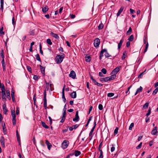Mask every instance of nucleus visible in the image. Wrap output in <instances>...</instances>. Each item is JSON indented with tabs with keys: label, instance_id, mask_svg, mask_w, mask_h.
Instances as JSON below:
<instances>
[{
	"label": "nucleus",
	"instance_id": "14",
	"mask_svg": "<svg viewBox=\"0 0 158 158\" xmlns=\"http://www.w3.org/2000/svg\"><path fill=\"white\" fill-rule=\"evenodd\" d=\"M50 34L55 38L58 39L59 38V37L57 34L53 33V32H51Z\"/></svg>",
	"mask_w": 158,
	"mask_h": 158
},
{
	"label": "nucleus",
	"instance_id": "36",
	"mask_svg": "<svg viewBox=\"0 0 158 158\" xmlns=\"http://www.w3.org/2000/svg\"><path fill=\"white\" fill-rule=\"evenodd\" d=\"M47 43L50 45H51L52 44V42L51 40L49 39H48L46 40Z\"/></svg>",
	"mask_w": 158,
	"mask_h": 158
},
{
	"label": "nucleus",
	"instance_id": "12",
	"mask_svg": "<svg viewBox=\"0 0 158 158\" xmlns=\"http://www.w3.org/2000/svg\"><path fill=\"white\" fill-rule=\"evenodd\" d=\"M112 74V75L110 77H107L108 78V80L109 81H110L111 80H113L116 77V75H115V74Z\"/></svg>",
	"mask_w": 158,
	"mask_h": 158
},
{
	"label": "nucleus",
	"instance_id": "24",
	"mask_svg": "<svg viewBox=\"0 0 158 158\" xmlns=\"http://www.w3.org/2000/svg\"><path fill=\"white\" fill-rule=\"evenodd\" d=\"M0 141L1 143V145L3 146H5L4 144V139L3 137H2L0 139Z\"/></svg>",
	"mask_w": 158,
	"mask_h": 158
},
{
	"label": "nucleus",
	"instance_id": "51",
	"mask_svg": "<svg viewBox=\"0 0 158 158\" xmlns=\"http://www.w3.org/2000/svg\"><path fill=\"white\" fill-rule=\"evenodd\" d=\"M3 27H2L0 29V33L1 34H4V32L3 31Z\"/></svg>",
	"mask_w": 158,
	"mask_h": 158
},
{
	"label": "nucleus",
	"instance_id": "64",
	"mask_svg": "<svg viewBox=\"0 0 158 158\" xmlns=\"http://www.w3.org/2000/svg\"><path fill=\"white\" fill-rule=\"evenodd\" d=\"M130 41H128L127 42V44H126L127 47H129L130 46Z\"/></svg>",
	"mask_w": 158,
	"mask_h": 158
},
{
	"label": "nucleus",
	"instance_id": "28",
	"mask_svg": "<svg viewBox=\"0 0 158 158\" xmlns=\"http://www.w3.org/2000/svg\"><path fill=\"white\" fill-rule=\"evenodd\" d=\"M41 124L42 126L44 127L46 129H48L49 128V127L47 125H46L45 123L44 122H41Z\"/></svg>",
	"mask_w": 158,
	"mask_h": 158
},
{
	"label": "nucleus",
	"instance_id": "30",
	"mask_svg": "<svg viewBox=\"0 0 158 158\" xmlns=\"http://www.w3.org/2000/svg\"><path fill=\"white\" fill-rule=\"evenodd\" d=\"M149 105V103L148 102L146 103L143 106V109H146L148 108Z\"/></svg>",
	"mask_w": 158,
	"mask_h": 158
},
{
	"label": "nucleus",
	"instance_id": "6",
	"mask_svg": "<svg viewBox=\"0 0 158 158\" xmlns=\"http://www.w3.org/2000/svg\"><path fill=\"white\" fill-rule=\"evenodd\" d=\"M121 66L117 67L114 69L111 72L112 74H114L116 75L117 73L119 71Z\"/></svg>",
	"mask_w": 158,
	"mask_h": 158
},
{
	"label": "nucleus",
	"instance_id": "52",
	"mask_svg": "<svg viewBox=\"0 0 158 158\" xmlns=\"http://www.w3.org/2000/svg\"><path fill=\"white\" fill-rule=\"evenodd\" d=\"M1 3V10H3V9L4 2H0Z\"/></svg>",
	"mask_w": 158,
	"mask_h": 158
},
{
	"label": "nucleus",
	"instance_id": "5",
	"mask_svg": "<svg viewBox=\"0 0 158 158\" xmlns=\"http://www.w3.org/2000/svg\"><path fill=\"white\" fill-rule=\"evenodd\" d=\"M69 142L68 141L65 140L61 144L62 147L63 149H65L68 146Z\"/></svg>",
	"mask_w": 158,
	"mask_h": 158
},
{
	"label": "nucleus",
	"instance_id": "39",
	"mask_svg": "<svg viewBox=\"0 0 158 158\" xmlns=\"http://www.w3.org/2000/svg\"><path fill=\"white\" fill-rule=\"evenodd\" d=\"M158 91V87H157L153 91L152 93V94L155 95L157 94Z\"/></svg>",
	"mask_w": 158,
	"mask_h": 158
},
{
	"label": "nucleus",
	"instance_id": "47",
	"mask_svg": "<svg viewBox=\"0 0 158 158\" xmlns=\"http://www.w3.org/2000/svg\"><path fill=\"white\" fill-rule=\"evenodd\" d=\"M27 70L29 72H30V73H31V68L30 66H27Z\"/></svg>",
	"mask_w": 158,
	"mask_h": 158
},
{
	"label": "nucleus",
	"instance_id": "48",
	"mask_svg": "<svg viewBox=\"0 0 158 158\" xmlns=\"http://www.w3.org/2000/svg\"><path fill=\"white\" fill-rule=\"evenodd\" d=\"M118 128L116 127L115 129L114 130V135L117 134L118 133Z\"/></svg>",
	"mask_w": 158,
	"mask_h": 158
},
{
	"label": "nucleus",
	"instance_id": "8",
	"mask_svg": "<svg viewBox=\"0 0 158 158\" xmlns=\"http://www.w3.org/2000/svg\"><path fill=\"white\" fill-rule=\"evenodd\" d=\"M79 119V117L78 116V111H77L76 112L75 117L73 119V121L74 122H78Z\"/></svg>",
	"mask_w": 158,
	"mask_h": 158
},
{
	"label": "nucleus",
	"instance_id": "25",
	"mask_svg": "<svg viewBox=\"0 0 158 158\" xmlns=\"http://www.w3.org/2000/svg\"><path fill=\"white\" fill-rule=\"evenodd\" d=\"M48 10V7L46 6L44 7L43 8L42 10L43 13H46Z\"/></svg>",
	"mask_w": 158,
	"mask_h": 158
},
{
	"label": "nucleus",
	"instance_id": "59",
	"mask_svg": "<svg viewBox=\"0 0 158 158\" xmlns=\"http://www.w3.org/2000/svg\"><path fill=\"white\" fill-rule=\"evenodd\" d=\"M102 142H101L100 143V144H99V147H98V150H99V151H100V150H101V147L102 146Z\"/></svg>",
	"mask_w": 158,
	"mask_h": 158
},
{
	"label": "nucleus",
	"instance_id": "7",
	"mask_svg": "<svg viewBox=\"0 0 158 158\" xmlns=\"http://www.w3.org/2000/svg\"><path fill=\"white\" fill-rule=\"evenodd\" d=\"M69 76L70 77H71L73 79H75L76 77V74L75 72L73 70L71 71L70 72Z\"/></svg>",
	"mask_w": 158,
	"mask_h": 158
},
{
	"label": "nucleus",
	"instance_id": "40",
	"mask_svg": "<svg viewBox=\"0 0 158 158\" xmlns=\"http://www.w3.org/2000/svg\"><path fill=\"white\" fill-rule=\"evenodd\" d=\"M134 123H131V124L129 127V130H131L132 129V128L133 127H134Z\"/></svg>",
	"mask_w": 158,
	"mask_h": 158
},
{
	"label": "nucleus",
	"instance_id": "58",
	"mask_svg": "<svg viewBox=\"0 0 158 158\" xmlns=\"http://www.w3.org/2000/svg\"><path fill=\"white\" fill-rule=\"evenodd\" d=\"M15 19L14 17H13L12 19V23L13 25L15 24Z\"/></svg>",
	"mask_w": 158,
	"mask_h": 158
},
{
	"label": "nucleus",
	"instance_id": "29",
	"mask_svg": "<svg viewBox=\"0 0 158 158\" xmlns=\"http://www.w3.org/2000/svg\"><path fill=\"white\" fill-rule=\"evenodd\" d=\"M81 154V153L80 151H75V156H78L80 155Z\"/></svg>",
	"mask_w": 158,
	"mask_h": 158
},
{
	"label": "nucleus",
	"instance_id": "60",
	"mask_svg": "<svg viewBox=\"0 0 158 158\" xmlns=\"http://www.w3.org/2000/svg\"><path fill=\"white\" fill-rule=\"evenodd\" d=\"M39 78L38 76L37 75H34L33 76V79L35 80H37Z\"/></svg>",
	"mask_w": 158,
	"mask_h": 158
},
{
	"label": "nucleus",
	"instance_id": "23",
	"mask_svg": "<svg viewBox=\"0 0 158 158\" xmlns=\"http://www.w3.org/2000/svg\"><path fill=\"white\" fill-rule=\"evenodd\" d=\"M1 89L2 94L6 93L5 88V87L3 84H2V87H1Z\"/></svg>",
	"mask_w": 158,
	"mask_h": 158
},
{
	"label": "nucleus",
	"instance_id": "50",
	"mask_svg": "<svg viewBox=\"0 0 158 158\" xmlns=\"http://www.w3.org/2000/svg\"><path fill=\"white\" fill-rule=\"evenodd\" d=\"M142 143L141 142L139 143V144L136 147V148L137 149H139L142 146Z\"/></svg>",
	"mask_w": 158,
	"mask_h": 158
},
{
	"label": "nucleus",
	"instance_id": "26",
	"mask_svg": "<svg viewBox=\"0 0 158 158\" xmlns=\"http://www.w3.org/2000/svg\"><path fill=\"white\" fill-rule=\"evenodd\" d=\"M2 129L3 130V132L4 134H6V125L5 123H4L2 125Z\"/></svg>",
	"mask_w": 158,
	"mask_h": 158
},
{
	"label": "nucleus",
	"instance_id": "27",
	"mask_svg": "<svg viewBox=\"0 0 158 158\" xmlns=\"http://www.w3.org/2000/svg\"><path fill=\"white\" fill-rule=\"evenodd\" d=\"M40 70L41 73L43 74H44L45 73V68L43 67L41 65H40Z\"/></svg>",
	"mask_w": 158,
	"mask_h": 158
},
{
	"label": "nucleus",
	"instance_id": "20",
	"mask_svg": "<svg viewBox=\"0 0 158 158\" xmlns=\"http://www.w3.org/2000/svg\"><path fill=\"white\" fill-rule=\"evenodd\" d=\"M11 114L12 117V119H16V116L15 115V110H11Z\"/></svg>",
	"mask_w": 158,
	"mask_h": 158
},
{
	"label": "nucleus",
	"instance_id": "57",
	"mask_svg": "<svg viewBox=\"0 0 158 158\" xmlns=\"http://www.w3.org/2000/svg\"><path fill=\"white\" fill-rule=\"evenodd\" d=\"M130 13L131 14H134L135 12V11L134 10L132 9H130Z\"/></svg>",
	"mask_w": 158,
	"mask_h": 158
},
{
	"label": "nucleus",
	"instance_id": "54",
	"mask_svg": "<svg viewBox=\"0 0 158 158\" xmlns=\"http://www.w3.org/2000/svg\"><path fill=\"white\" fill-rule=\"evenodd\" d=\"M44 99H46V90L45 89L44 92Z\"/></svg>",
	"mask_w": 158,
	"mask_h": 158
},
{
	"label": "nucleus",
	"instance_id": "15",
	"mask_svg": "<svg viewBox=\"0 0 158 158\" xmlns=\"http://www.w3.org/2000/svg\"><path fill=\"white\" fill-rule=\"evenodd\" d=\"M124 41L123 38H122L121 40H120L119 43L118 44V49H120L121 47V46L122 44V43H123Z\"/></svg>",
	"mask_w": 158,
	"mask_h": 158
},
{
	"label": "nucleus",
	"instance_id": "21",
	"mask_svg": "<svg viewBox=\"0 0 158 158\" xmlns=\"http://www.w3.org/2000/svg\"><path fill=\"white\" fill-rule=\"evenodd\" d=\"M96 118H95L94 122V127H93L92 128V129L90 131L91 132H92L93 133L94 132V129L95 128L96 126Z\"/></svg>",
	"mask_w": 158,
	"mask_h": 158
},
{
	"label": "nucleus",
	"instance_id": "3",
	"mask_svg": "<svg viewBox=\"0 0 158 158\" xmlns=\"http://www.w3.org/2000/svg\"><path fill=\"white\" fill-rule=\"evenodd\" d=\"M100 42V40L98 38H96L94 40V45L96 48H98L99 47Z\"/></svg>",
	"mask_w": 158,
	"mask_h": 158
},
{
	"label": "nucleus",
	"instance_id": "56",
	"mask_svg": "<svg viewBox=\"0 0 158 158\" xmlns=\"http://www.w3.org/2000/svg\"><path fill=\"white\" fill-rule=\"evenodd\" d=\"M65 118V116H64H64H62V117L61 118L60 122H61L62 123H63L64 121Z\"/></svg>",
	"mask_w": 158,
	"mask_h": 158
},
{
	"label": "nucleus",
	"instance_id": "38",
	"mask_svg": "<svg viewBox=\"0 0 158 158\" xmlns=\"http://www.w3.org/2000/svg\"><path fill=\"white\" fill-rule=\"evenodd\" d=\"M103 25L102 23H100L98 26V30H101L103 28Z\"/></svg>",
	"mask_w": 158,
	"mask_h": 158
},
{
	"label": "nucleus",
	"instance_id": "49",
	"mask_svg": "<svg viewBox=\"0 0 158 158\" xmlns=\"http://www.w3.org/2000/svg\"><path fill=\"white\" fill-rule=\"evenodd\" d=\"M98 109L100 110H102L103 109V106L102 104H99L98 106Z\"/></svg>",
	"mask_w": 158,
	"mask_h": 158
},
{
	"label": "nucleus",
	"instance_id": "46",
	"mask_svg": "<svg viewBox=\"0 0 158 158\" xmlns=\"http://www.w3.org/2000/svg\"><path fill=\"white\" fill-rule=\"evenodd\" d=\"M101 72L104 74H106L107 73V71L106 69L105 68H103Z\"/></svg>",
	"mask_w": 158,
	"mask_h": 158
},
{
	"label": "nucleus",
	"instance_id": "53",
	"mask_svg": "<svg viewBox=\"0 0 158 158\" xmlns=\"http://www.w3.org/2000/svg\"><path fill=\"white\" fill-rule=\"evenodd\" d=\"M16 137H17V140H18V141L19 142V144H20V136H19V135H16Z\"/></svg>",
	"mask_w": 158,
	"mask_h": 158
},
{
	"label": "nucleus",
	"instance_id": "61",
	"mask_svg": "<svg viewBox=\"0 0 158 158\" xmlns=\"http://www.w3.org/2000/svg\"><path fill=\"white\" fill-rule=\"evenodd\" d=\"M131 85L128 88V90L127 91V92H126V94H129V93H130L129 90H130V88H131Z\"/></svg>",
	"mask_w": 158,
	"mask_h": 158
},
{
	"label": "nucleus",
	"instance_id": "45",
	"mask_svg": "<svg viewBox=\"0 0 158 158\" xmlns=\"http://www.w3.org/2000/svg\"><path fill=\"white\" fill-rule=\"evenodd\" d=\"M126 54V51L124 52L123 53V55L122 57L123 60L125 58Z\"/></svg>",
	"mask_w": 158,
	"mask_h": 158
},
{
	"label": "nucleus",
	"instance_id": "34",
	"mask_svg": "<svg viewBox=\"0 0 158 158\" xmlns=\"http://www.w3.org/2000/svg\"><path fill=\"white\" fill-rule=\"evenodd\" d=\"M132 32V29L131 27H130L129 30L126 32V34L127 35H129L131 34Z\"/></svg>",
	"mask_w": 158,
	"mask_h": 158
},
{
	"label": "nucleus",
	"instance_id": "43",
	"mask_svg": "<svg viewBox=\"0 0 158 158\" xmlns=\"http://www.w3.org/2000/svg\"><path fill=\"white\" fill-rule=\"evenodd\" d=\"M100 155L98 158H103V152L102 150H100Z\"/></svg>",
	"mask_w": 158,
	"mask_h": 158
},
{
	"label": "nucleus",
	"instance_id": "55",
	"mask_svg": "<svg viewBox=\"0 0 158 158\" xmlns=\"http://www.w3.org/2000/svg\"><path fill=\"white\" fill-rule=\"evenodd\" d=\"M1 63H2V66H6V64H5V61H4V59H2Z\"/></svg>",
	"mask_w": 158,
	"mask_h": 158
},
{
	"label": "nucleus",
	"instance_id": "2",
	"mask_svg": "<svg viewBox=\"0 0 158 158\" xmlns=\"http://www.w3.org/2000/svg\"><path fill=\"white\" fill-rule=\"evenodd\" d=\"M64 57V55L63 54L62 55H57L55 58V60L57 64H60L62 62L63 60V58Z\"/></svg>",
	"mask_w": 158,
	"mask_h": 158
},
{
	"label": "nucleus",
	"instance_id": "44",
	"mask_svg": "<svg viewBox=\"0 0 158 158\" xmlns=\"http://www.w3.org/2000/svg\"><path fill=\"white\" fill-rule=\"evenodd\" d=\"M114 95V94L113 93H108L107 94V96L109 97H113Z\"/></svg>",
	"mask_w": 158,
	"mask_h": 158
},
{
	"label": "nucleus",
	"instance_id": "13",
	"mask_svg": "<svg viewBox=\"0 0 158 158\" xmlns=\"http://www.w3.org/2000/svg\"><path fill=\"white\" fill-rule=\"evenodd\" d=\"M124 9V7L123 6H122L119 10H118V12L117 14V17H118L121 14V13L123 12Z\"/></svg>",
	"mask_w": 158,
	"mask_h": 158
},
{
	"label": "nucleus",
	"instance_id": "63",
	"mask_svg": "<svg viewBox=\"0 0 158 158\" xmlns=\"http://www.w3.org/2000/svg\"><path fill=\"white\" fill-rule=\"evenodd\" d=\"M16 114L17 115L19 114V109L18 107L16 108Z\"/></svg>",
	"mask_w": 158,
	"mask_h": 158
},
{
	"label": "nucleus",
	"instance_id": "37",
	"mask_svg": "<svg viewBox=\"0 0 158 158\" xmlns=\"http://www.w3.org/2000/svg\"><path fill=\"white\" fill-rule=\"evenodd\" d=\"M36 94H35L33 96V100L34 101V104L35 105H36L35 103H36Z\"/></svg>",
	"mask_w": 158,
	"mask_h": 158
},
{
	"label": "nucleus",
	"instance_id": "19",
	"mask_svg": "<svg viewBox=\"0 0 158 158\" xmlns=\"http://www.w3.org/2000/svg\"><path fill=\"white\" fill-rule=\"evenodd\" d=\"M143 90V88L141 86H140L139 88H138L136 92H135V95H136L138 93H140L142 92Z\"/></svg>",
	"mask_w": 158,
	"mask_h": 158
},
{
	"label": "nucleus",
	"instance_id": "16",
	"mask_svg": "<svg viewBox=\"0 0 158 158\" xmlns=\"http://www.w3.org/2000/svg\"><path fill=\"white\" fill-rule=\"evenodd\" d=\"M6 93L2 94V97L3 101L5 102L6 101Z\"/></svg>",
	"mask_w": 158,
	"mask_h": 158
},
{
	"label": "nucleus",
	"instance_id": "33",
	"mask_svg": "<svg viewBox=\"0 0 158 158\" xmlns=\"http://www.w3.org/2000/svg\"><path fill=\"white\" fill-rule=\"evenodd\" d=\"M128 40L129 41H132L134 40V36L133 35H131L128 38Z\"/></svg>",
	"mask_w": 158,
	"mask_h": 158
},
{
	"label": "nucleus",
	"instance_id": "22",
	"mask_svg": "<svg viewBox=\"0 0 158 158\" xmlns=\"http://www.w3.org/2000/svg\"><path fill=\"white\" fill-rule=\"evenodd\" d=\"M108 78L107 77H106L104 78H101L100 79V81L101 82H107L109 81L108 80Z\"/></svg>",
	"mask_w": 158,
	"mask_h": 158
},
{
	"label": "nucleus",
	"instance_id": "18",
	"mask_svg": "<svg viewBox=\"0 0 158 158\" xmlns=\"http://www.w3.org/2000/svg\"><path fill=\"white\" fill-rule=\"evenodd\" d=\"M46 143L48 149L50 150L52 145L47 140H46Z\"/></svg>",
	"mask_w": 158,
	"mask_h": 158
},
{
	"label": "nucleus",
	"instance_id": "41",
	"mask_svg": "<svg viewBox=\"0 0 158 158\" xmlns=\"http://www.w3.org/2000/svg\"><path fill=\"white\" fill-rule=\"evenodd\" d=\"M151 108L150 107H149L148 110V112L146 114V116H148L151 113Z\"/></svg>",
	"mask_w": 158,
	"mask_h": 158
},
{
	"label": "nucleus",
	"instance_id": "62",
	"mask_svg": "<svg viewBox=\"0 0 158 158\" xmlns=\"http://www.w3.org/2000/svg\"><path fill=\"white\" fill-rule=\"evenodd\" d=\"M11 97H15V92L13 90H12L11 91Z\"/></svg>",
	"mask_w": 158,
	"mask_h": 158
},
{
	"label": "nucleus",
	"instance_id": "32",
	"mask_svg": "<svg viewBox=\"0 0 158 158\" xmlns=\"http://www.w3.org/2000/svg\"><path fill=\"white\" fill-rule=\"evenodd\" d=\"M36 59L39 61H41V60L40 59V55L38 54H37L35 56Z\"/></svg>",
	"mask_w": 158,
	"mask_h": 158
},
{
	"label": "nucleus",
	"instance_id": "31",
	"mask_svg": "<svg viewBox=\"0 0 158 158\" xmlns=\"http://www.w3.org/2000/svg\"><path fill=\"white\" fill-rule=\"evenodd\" d=\"M44 106L45 109H46L47 107V101L46 99H44Z\"/></svg>",
	"mask_w": 158,
	"mask_h": 158
},
{
	"label": "nucleus",
	"instance_id": "35",
	"mask_svg": "<svg viewBox=\"0 0 158 158\" xmlns=\"http://www.w3.org/2000/svg\"><path fill=\"white\" fill-rule=\"evenodd\" d=\"M0 55L2 57V59H4V51L3 49L2 50Z\"/></svg>",
	"mask_w": 158,
	"mask_h": 158
},
{
	"label": "nucleus",
	"instance_id": "9",
	"mask_svg": "<svg viewBox=\"0 0 158 158\" xmlns=\"http://www.w3.org/2000/svg\"><path fill=\"white\" fill-rule=\"evenodd\" d=\"M65 85H64V87H63V88L62 89V98H63V99H64V102H65L66 101V98L65 97V96H64V88H65Z\"/></svg>",
	"mask_w": 158,
	"mask_h": 158
},
{
	"label": "nucleus",
	"instance_id": "4",
	"mask_svg": "<svg viewBox=\"0 0 158 158\" xmlns=\"http://www.w3.org/2000/svg\"><path fill=\"white\" fill-rule=\"evenodd\" d=\"M91 79L92 80V83L98 86H101L102 85V84L98 83L97 81L95 80L93 76H91L90 77Z\"/></svg>",
	"mask_w": 158,
	"mask_h": 158
},
{
	"label": "nucleus",
	"instance_id": "10",
	"mask_svg": "<svg viewBox=\"0 0 158 158\" xmlns=\"http://www.w3.org/2000/svg\"><path fill=\"white\" fill-rule=\"evenodd\" d=\"M157 127L156 126L155 127L151 132V134L152 135H155L157 133Z\"/></svg>",
	"mask_w": 158,
	"mask_h": 158
},
{
	"label": "nucleus",
	"instance_id": "11",
	"mask_svg": "<svg viewBox=\"0 0 158 158\" xmlns=\"http://www.w3.org/2000/svg\"><path fill=\"white\" fill-rule=\"evenodd\" d=\"M2 108L4 114H6L8 110L5 104L3 105Z\"/></svg>",
	"mask_w": 158,
	"mask_h": 158
},
{
	"label": "nucleus",
	"instance_id": "1",
	"mask_svg": "<svg viewBox=\"0 0 158 158\" xmlns=\"http://www.w3.org/2000/svg\"><path fill=\"white\" fill-rule=\"evenodd\" d=\"M104 52H105V56L106 58H108L111 56L109 54L107 51V50L106 49H102L100 52V56H99V59L101 60L102 59V58L103 56V53Z\"/></svg>",
	"mask_w": 158,
	"mask_h": 158
},
{
	"label": "nucleus",
	"instance_id": "42",
	"mask_svg": "<svg viewBox=\"0 0 158 158\" xmlns=\"http://www.w3.org/2000/svg\"><path fill=\"white\" fill-rule=\"evenodd\" d=\"M85 61L87 62H89L90 61V57L89 56L85 57Z\"/></svg>",
	"mask_w": 158,
	"mask_h": 158
},
{
	"label": "nucleus",
	"instance_id": "17",
	"mask_svg": "<svg viewBox=\"0 0 158 158\" xmlns=\"http://www.w3.org/2000/svg\"><path fill=\"white\" fill-rule=\"evenodd\" d=\"M70 95L72 98H76L77 97V94L76 92L75 91H73L70 94Z\"/></svg>",
	"mask_w": 158,
	"mask_h": 158
}]
</instances>
